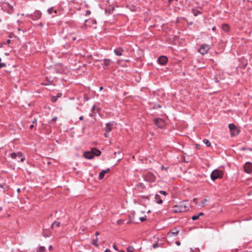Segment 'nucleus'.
I'll list each match as a JSON object with an SVG mask.
<instances>
[{"instance_id":"1","label":"nucleus","mask_w":252,"mask_h":252,"mask_svg":"<svg viewBox=\"0 0 252 252\" xmlns=\"http://www.w3.org/2000/svg\"><path fill=\"white\" fill-rule=\"evenodd\" d=\"M190 205L187 201H183L174 206L172 212L175 213L186 212L189 209Z\"/></svg>"},{"instance_id":"2","label":"nucleus","mask_w":252,"mask_h":252,"mask_svg":"<svg viewBox=\"0 0 252 252\" xmlns=\"http://www.w3.org/2000/svg\"><path fill=\"white\" fill-rule=\"evenodd\" d=\"M101 152L96 148H92L90 151H87L84 153V156L87 159H92L94 156H99Z\"/></svg>"},{"instance_id":"3","label":"nucleus","mask_w":252,"mask_h":252,"mask_svg":"<svg viewBox=\"0 0 252 252\" xmlns=\"http://www.w3.org/2000/svg\"><path fill=\"white\" fill-rule=\"evenodd\" d=\"M223 175V172L218 169L214 170L211 174V178L212 180L215 181L218 179H221Z\"/></svg>"},{"instance_id":"4","label":"nucleus","mask_w":252,"mask_h":252,"mask_svg":"<svg viewBox=\"0 0 252 252\" xmlns=\"http://www.w3.org/2000/svg\"><path fill=\"white\" fill-rule=\"evenodd\" d=\"M143 177L145 181L150 183L154 182L156 180V177L154 174L150 172L144 173L143 174Z\"/></svg>"},{"instance_id":"5","label":"nucleus","mask_w":252,"mask_h":252,"mask_svg":"<svg viewBox=\"0 0 252 252\" xmlns=\"http://www.w3.org/2000/svg\"><path fill=\"white\" fill-rule=\"evenodd\" d=\"M228 127L232 137L237 135L240 132V129L233 124H229Z\"/></svg>"},{"instance_id":"6","label":"nucleus","mask_w":252,"mask_h":252,"mask_svg":"<svg viewBox=\"0 0 252 252\" xmlns=\"http://www.w3.org/2000/svg\"><path fill=\"white\" fill-rule=\"evenodd\" d=\"M210 49V46L208 44H203L198 49V52L202 55H205L208 53Z\"/></svg>"},{"instance_id":"7","label":"nucleus","mask_w":252,"mask_h":252,"mask_svg":"<svg viewBox=\"0 0 252 252\" xmlns=\"http://www.w3.org/2000/svg\"><path fill=\"white\" fill-rule=\"evenodd\" d=\"M42 13L39 10H35L33 14L29 15V18L33 20H37L40 19Z\"/></svg>"},{"instance_id":"8","label":"nucleus","mask_w":252,"mask_h":252,"mask_svg":"<svg viewBox=\"0 0 252 252\" xmlns=\"http://www.w3.org/2000/svg\"><path fill=\"white\" fill-rule=\"evenodd\" d=\"M154 121L155 125L159 128H163L165 126V122L161 118H156Z\"/></svg>"},{"instance_id":"9","label":"nucleus","mask_w":252,"mask_h":252,"mask_svg":"<svg viewBox=\"0 0 252 252\" xmlns=\"http://www.w3.org/2000/svg\"><path fill=\"white\" fill-rule=\"evenodd\" d=\"M244 169L245 172L251 174L252 172V163L247 162L244 166Z\"/></svg>"},{"instance_id":"10","label":"nucleus","mask_w":252,"mask_h":252,"mask_svg":"<svg viewBox=\"0 0 252 252\" xmlns=\"http://www.w3.org/2000/svg\"><path fill=\"white\" fill-rule=\"evenodd\" d=\"M168 61L167 58L165 56H161L158 59V62L161 65H165Z\"/></svg>"},{"instance_id":"11","label":"nucleus","mask_w":252,"mask_h":252,"mask_svg":"<svg viewBox=\"0 0 252 252\" xmlns=\"http://www.w3.org/2000/svg\"><path fill=\"white\" fill-rule=\"evenodd\" d=\"M179 232V230L176 228H174L171 230L168 233L169 237L176 236Z\"/></svg>"},{"instance_id":"12","label":"nucleus","mask_w":252,"mask_h":252,"mask_svg":"<svg viewBox=\"0 0 252 252\" xmlns=\"http://www.w3.org/2000/svg\"><path fill=\"white\" fill-rule=\"evenodd\" d=\"M113 124L112 123H108L106 124V126L104 128L105 131L106 132H110L113 128Z\"/></svg>"},{"instance_id":"13","label":"nucleus","mask_w":252,"mask_h":252,"mask_svg":"<svg viewBox=\"0 0 252 252\" xmlns=\"http://www.w3.org/2000/svg\"><path fill=\"white\" fill-rule=\"evenodd\" d=\"M124 51L125 50L121 47H118L114 50L115 54L119 56H122Z\"/></svg>"},{"instance_id":"14","label":"nucleus","mask_w":252,"mask_h":252,"mask_svg":"<svg viewBox=\"0 0 252 252\" xmlns=\"http://www.w3.org/2000/svg\"><path fill=\"white\" fill-rule=\"evenodd\" d=\"M101 61L103 62V63L101 64V65L103 68L109 66L112 63L111 60L108 59H105L103 60H102Z\"/></svg>"},{"instance_id":"15","label":"nucleus","mask_w":252,"mask_h":252,"mask_svg":"<svg viewBox=\"0 0 252 252\" xmlns=\"http://www.w3.org/2000/svg\"><path fill=\"white\" fill-rule=\"evenodd\" d=\"M110 171V169L107 168L106 170H102L99 174V179L102 180L104 178L105 174L108 173Z\"/></svg>"},{"instance_id":"16","label":"nucleus","mask_w":252,"mask_h":252,"mask_svg":"<svg viewBox=\"0 0 252 252\" xmlns=\"http://www.w3.org/2000/svg\"><path fill=\"white\" fill-rule=\"evenodd\" d=\"M10 157L13 159H15L17 157L21 158L23 157V154L21 152H18L17 153H12L10 155Z\"/></svg>"},{"instance_id":"17","label":"nucleus","mask_w":252,"mask_h":252,"mask_svg":"<svg viewBox=\"0 0 252 252\" xmlns=\"http://www.w3.org/2000/svg\"><path fill=\"white\" fill-rule=\"evenodd\" d=\"M222 30L225 32H228L230 29V27L228 24H223L221 25Z\"/></svg>"},{"instance_id":"18","label":"nucleus","mask_w":252,"mask_h":252,"mask_svg":"<svg viewBox=\"0 0 252 252\" xmlns=\"http://www.w3.org/2000/svg\"><path fill=\"white\" fill-rule=\"evenodd\" d=\"M5 4L8 8L7 12L9 13H12L14 11L13 6L8 2H6Z\"/></svg>"},{"instance_id":"19","label":"nucleus","mask_w":252,"mask_h":252,"mask_svg":"<svg viewBox=\"0 0 252 252\" xmlns=\"http://www.w3.org/2000/svg\"><path fill=\"white\" fill-rule=\"evenodd\" d=\"M155 200L157 203L161 204L162 203V200L161 199L160 196L158 194H156L155 195Z\"/></svg>"},{"instance_id":"20","label":"nucleus","mask_w":252,"mask_h":252,"mask_svg":"<svg viewBox=\"0 0 252 252\" xmlns=\"http://www.w3.org/2000/svg\"><path fill=\"white\" fill-rule=\"evenodd\" d=\"M192 13L195 16H197L198 14H202V12L198 10L194 9H191Z\"/></svg>"},{"instance_id":"21","label":"nucleus","mask_w":252,"mask_h":252,"mask_svg":"<svg viewBox=\"0 0 252 252\" xmlns=\"http://www.w3.org/2000/svg\"><path fill=\"white\" fill-rule=\"evenodd\" d=\"M60 222H58V221H55L54 222L52 223V224H51V227L52 228H53L54 226L55 225H56L57 227H59L60 226Z\"/></svg>"},{"instance_id":"22","label":"nucleus","mask_w":252,"mask_h":252,"mask_svg":"<svg viewBox=\"0 0 252 252\" xmlns=\"http://www.w3.org/2000/svg\"><path fill=\"white\" fill-rule=\"evenodd\" d=\"M203 143L204 144H206V145L207 146V147H210L211 146V142L208 140V139H204L203 141Z\"/></svg>"},{"instance_id":"23","label":"nucleus","mask_w":252,"mask_h":252,"mask_svg":"<svg viewBox=\"0 0 252 252\" xmlns=\"http://www.w3.org/2000/svg\"><path fill=\"white\" fill-rule=\"evenodd\" d=\"M98 241V239L97 238H96L95 239H94L93 241L92 244L95 246L96 247H98V245L97 244V242Z\"/></svg>"},{"instance_id":"24","label":"nucleus","mask_w":252,"mask_h":252,"mask_svg":"<svg viewBox=\"0 0 252 252\" xmlns=\"http://www.w3.org/2000/svg\"><path fill=\"white\" fill-rule=\"evenodd\" d=\"M48 12L49 14H51L53 13V12H55V13H57V12L56 10H54L53 7H52L49 8L48 9Z\"/></svg>"},{"instance_id":"25","label":"nucleus","mask_w":252,"mask_h":252,"mask_svg":"<svg viewBox=\"0 0 252 252\" xmlns=\"http://www.w3.org/2000/svg\"><path fill=\"white\" fill-rule=\"evenodd\" d=\"M46 249L43 246H40L38 250L37 251V252H45Z\"/></svg>"},{"instance_id":"26","label":"nucleus","mask_w":252,"mask_h":252,"mask_svg":"<svg viewBox=\"0 0 252 252\" xmlns=\"http://www.w3.org/2000/svg\"><path fill=\"white\" fill-rule=\"evenodd\" d=\"M126 251L127 252H133L134 248L132 246H129L127 248Z\"/></svg>"},{"instance_id":"27","label":"nucleus","mask_w":252,"mask_h":252,"mask_svg":"<svg viewBox=\"0 0 252 252\" xmlns=\"http://www.w3.org/2000/svg\"><path fill=\"white\" fill-rule=\"evenodd\" d=\"M57 96H52V98H51V101L53 102H55L57 101Z\"/></svg>"},{"instance_id":"28","label":"nucleus","mask_w":252,"mask_h":252,"mask_svg":"<svg viewBox=\"0 0 252 252\" xmlns=\"http://www.w3.org/2000/svg\"><path fill=\"white\" fill-rule=\"evenodd\" d=\"M199 218V216H198V215H194L192 217H191V219L193 220H197V219H198Z\"/></svg>"},{"instance_id":"29","label":"nucleus","mask_w":252,"mask_h":252,"mask_svg":"<svg viewBox=\"0 0 252 252\" xmlns=\"http://www.w3.org/2000/svg\"><path fill=\"white\" fill-rule=\"evenodd\" d=\"M42 235H43L44 237H49V236H51V234H50V233H49V234H48V233H46L45 232H43V233H42Z\"/></svg>"},{"instance_id":"30","label":"nucleus","mask_w":252,"mask_h":252,"mask_svg":"<svg viewBox=\"0 0 252 252\" xmlns=\"http://www.w3.org/2000/svg\"><path fill=\"white\" fill-rule=\"evenodd\" d=\"M159 192L160 194H162L164 196H166L167 195V192L164 190H160Z\"/></svg>"},{"instance_id":"31","label":"nucleus","mask_w":252,"mask_h":252,"mask_svg":"<svg viewBox=\"0 0 252 252\" xmlns=\"http://www.w3.org/2000/svg\"><path fill=\"white\" fill-rule=\"evenodd\" d=\"M140 220L141 221H145L147 219V218H146V216H145V217H141L140 218Z\"/></svg>"},{"instance_id":"32","label":"nucleus","mask_w":252,"mask_h":252,"mask_svg":"<svg viewBox=\"0 0 252 252\" xmlns=\"http://www.w3.org/2000/svg\"><path fill=\"white\" fill-rule=\"evenodd\" d=\"M124 222V220H117V223L118 224H121L122 223H123Z\"/></svg>"},{"instance_id":"33","label":"nucleus","mask_w":252,"mask_h":252,"mask_svg":"<svg viewBox=\"0 0 252 252\" xmlns=\"http://www.w3.org/2000/svg\"><path fill=\"white\" fill-rule=\"evenodd\" d=\"M158 246H158V243H155V244H154L153 245V248L154 249H156V248H158Z\"/></svg>"},{"instance_id":"34","label":"nucleus","mask_w":252,"mask_h":252,"mask_svg":"<svg viewBox=\"0 0 252 252\" xmlns=\"http://www.w3.org/2000/svg\"><path fill=\"white\" fill-rule=\"evenodd\" d=\"M6 66V64L5 63H0V68Z\"/></svg>"},{"instance_id":"35","label":"nucleus","mask_w":252,"mask_h":252,"mask_svg":"<svg viewBox=\"0 0 252 252\" xmlns=\"http://www.w3.org/2000/svg\"><path fill=\"white\" fill-rule=\"evenodd\" d=\"M87 21H88V20H86L85 21V23H84V24L83 26V28H84L85 29H86L87 28V25H86V23L87 22Z\"/></svg>"},{"instance_id":"36","label":"nucleus","mask_w":252,"mask_h":252,"mask_svg":"<svg viewBox=\"0 0 252 252\" xmlns=\"http://www.w3.org/2000/svg\"><path fill=\"white\" fill-rule=\"evenodd\" d=\"M161 169L162 170H165L167 171L168 169V167H165L163 165H162L161 166Z\"/></svg>"},{"instance_id":"37","label":"nucleus","mask_w":252,"mask_h":252,"mask_svg":"<svg viewBox=\"0 0 252 252\" xmlns=\"http://www.w3.org/2000/svg\"><path fill=\"white\" fill-rule=\"evenodd\" d=\"M90 14H91V11L90 10H87L86 11L85 15L88 16V15H89Z\"/></svg>"},{"instance_id":"38","label":"nucleus","mask_w":252,"mask_h":252,"mask_svg":"<svg viewBox=\"0 0 252 252\" xmlns=\"http://www.w3.org/2000/svg\"><path fill=\"white\" fill-rule=\"evenodd\" d=\"M25 160V158L23 157H21V158L20 160V162H23Z\"/></svg>"},{"instance_id":"39","label":"nucleus","mask_w":252,"mask_h":252,"mask_svg":"<svg viewBox=\"0 0 252 252\" xmlns=\"http://www.w3.org/2000/svg\"><path fill=\"white\" fill-rule=\"evenodd\" d=\"M204 215V213H202V212H200L198 214V216H199V218L201 216H203Z\"/></svg>"},{"instance_id":"40","label":"nucleus","mask_w":252,"mask_h":252,"mask_svg":"<svg viewBox=\"0 0 252 252\" xmlns=\"http://www.w3.org/2000/svg\"><path fill=\"white\" fill-rule=\"evenodd\" d=\"M11 42V40L10 39H8L7 40L6 42V44H9Z\"/></svg>"},{"instance_id":"41","label":"nucleus","mask_w":252,"mask_h":252,"mask_svg":"<svg viewBox=\"0 0 252 252\" xmlns=\"http://www.w3.org/2000/svg\"><path fill=\"white\" fill-rule=\"evenodd\" d=\"M175 244L177 245V246H180L181 245V243L179 241H176L175 242Z\"/></svg>"},{"instance_id":"42","label":"nucleus","mask_w":252,"mask_h":252,"mask_svg":"<svg viewBox=\"0 0 252 252\" xmlns=\"http://www.w3.org/2000/svg\"><path fill=\"white\" fill-rule=\"evenodd\" d=\"M57 118L56 117H55L52 118V121H56L57 120Z\"/></svg>"},{"instance_id":"43","label":"nucleus","mask_w":252,"mask_h":252,"mask_svg":"<svg viewBox=\"0 0 252 252\" xmlns=\"http://www.w3.org/2000/svg\"><path fill=\"white\" fill-rule=\"evenodd\" d=\"M113 248L116 250H117V246L116 245V244H114L113 246Z\"/></svg>"},{"instance_id":"44","label":"nucleus","mask_w":252,"mask_h":252,"mask_svg":"<svg viewBox=\"0 0 252 252\" xmlns=\"http://www.w3.org/2000/svg\"><path fill=\"white\" fill-rule=\"evenodd\" d=\"M61 95H62V94L58 93L56 96H57V98H58V97H60L61 96Z\"/></svg>"},{"instance_id":"45","label":"nucleus","mask_w":252,"mask_h":252,"mask_svg":"<svg viewBox=\"0 0 252 252\" xmlns=\"http://www.w3.org/2000/svg\"><path fill=\"white\" fill-rule=\"evenodd\" d=\"M96 236H97L99 235V232L98 231H96L95 233Z\"/></svg>"},{"instance_id":"46","label":"nucleus","mask_w":252,"mask_h":252,"mask_svg":"<svg viewBox=\"0 0 252 252\" xmlns=\"http://www.w3.org/2000/svg\"><path fill=\"white\" fill-rule=\"evenodd\" d=\"M34 127V125L33 124L31 125L30 126V128L31 129H32Z\"/></svg>"},{"instance_id":"47","label":"nucleus","mask_w":252,"mask_h":252,"mask_svg":"<svg viewBox=\"0 0 252 252\" xmlns=\"http://www.w3.org/2000/svg\"><path fill=\"white\" fill-rule=\"evenodd\" d=\"M107 133L108 132H105V133L104 134L105 137H108V135Z\"/></svg>"},{"instance_id":"48","label":"nucleus","mask_w":252,"mask_h":252,"mask_svg":"<svg viewBox=\"0 0 252 252\" xmlns=\"http://www.w3.org/2000/svg\"><path fill=\"white\" fill-rule=\"evenodd\" d=\"M52 249H53V247H52V246H51H51H50L49 247V250H52Z\"/></svg>"},{"instance_id":"49","label":"nucleus","mask_w":252,"mask_h":252,"mask_svg":"<svg viewBox=\"0 0 252 252\" xmlns=\"http://www.w3.org/2000/svg\"><path fill=\"white\" fill-rule=\"evenodd\" d=\"M105 252H111L110 250L108 249L105 250Z\"/></svg>"},{"instance_id":"50","label":"nucleus","mask_w":252,"mask_h":252,"mask_svg":"<svg viewBox=\"0 0 252 252\" xmlns=\"http://www.w3.org/2000/svg\"><path fill=\"white\" fill-rule=\"evenodd\" d=\"M216 29V28L215 26L213 27L212 29V31H215Z\"/></svg>"},{"instance_id":"51","label":"nucleus","mask_w":252,"mask_h":252,"mask_svg":"<svg viewBox=\"0 0 252 252\" xmlns=\"http://www.w3.org/2000/svg\"><path fill=\"white\" fill-rule=\"evenodd\" d=\"M83 119H84V117L83 116H80L79 117V120H83Z\"/></svg>"},{"instance_id":"52","label":"nucleus","mask_w":252,"mask_h":252,"mask_svg":"<svg viewBox=\"0 0 252 252\" xmlns=\"http://www.w3.org/2000/svg\"><path fill=\"white\" fill-rule=\"evenodd\" d=\"M38 25L40 27H42L43 26V24L42 23H40Z\"/></svg>"},{"instance_id":"53","label":"nucleus","mask_w":252,"mask_h":252,"mask_svg":"<svg viewBox=\"0 0 252 252\" xmlns=\"http://www.w3.org/2000/svg\"><path fill=\"white\" fill-rule=\"evenodd\" d=\"M76 37H73L72 38V41H75V40H76Z\"/></svg>"},{"instance_id":"54","label":"nucleus","mask_w":252,"mask_h":252,"mask_svg":"<svg viewBox=\"0 0 252 252\" xmlns=\"http://www.w3.org/2000/svg\"><path fill=\"white\" fill-rule=\"evenodd\" d=\"M103 87H102V86H101V87H100L99 88V91H102V90H103Z\"/></svg>"},{"instance_id":"55","label":"nucleus","mask_w":252,"mask_h":252,"mask_svg":"<svg viewBox=\"0 0 252 252\" xmlns=\"http://www.w3.org/2000/svg\"><path fill=\"white\" fill-rule=\"evenodd\" d=\"M36 121H36V119H35V120H34L32 121V123H33H33H36Z\"/></svg>"},{"instance_id":"56","label":"nucleus","mask_w":252,"mask_h":252,"mask_svg":"<svg viewBox=\"0 0 252 252\" xmlns=\"http://www.w3.org/2000/svg\"><path fill=\"white\" fill-rule=\"evenodd\" d=\"M3 187H4V186L3 185H1L0 184V188H3Z\"/></svg>"},{"instance_id":"57","label":"nucleus","mask_w":252,"mask_h":252,"mask_svg":"<svg viewBox=\"0 0 252 252\" xmlns=\"http://www.w3.org/2000/svg\"><path fill=\"white\" fill-rule=\"evenodd\" d=\"M193 201H194V202H195V203H196V202H197V199H196V198H194V199H193Z\"/></svg>"},{"instance_id":"58","label":"nucleus","mask_w":252,"mask_h":252,"mask_svg":"<svg viewBox=\"0 0 252 252\" xmlns=\"http://www.w3.org/2000/svg\"><path fill=\"white\" fill-rule=\"evenodd\" d=\"M20 191H21V190H20V189H17V192H20Z\"/></svg>"},{"instance_id":"59","label":"nucleus","mask_w":252,"mask_h":252,"mask_svg":"<svg viewBox=\"0 0 252 252\" xmlns=\"http://www.w3.org/2000/svg\"><path fill=\"white\" fill-rule=\"evenodd\" d=\"M242 149L243 150H246V148H245V147H243V148H242Z\"/></svg>"},{"instance_id":"60","label":"nucleus","mask_w":252,"mask_h":252,"mask_svg":"<svg viewBox=\"0 0 252 252\" xmlns=\"http://www.w3.org/2000/svg\"><path fill=\"white\" fill-rule=\"evenodd\" d=\"M127 223L128 224L130 223H131V221H130V220H129Z\"/></svg>"},{"instance_id":"61","label":"nucleus","mask_w":252,"mask_h":252,"mask_svg":"<svg viewBox=\"0 0 252 252\" xmlns=\"http://www.w3.org/2000/svg\"><path fill=\"white\" fill-rule=\"evenodd\" d=\"M206 201H207V200H206V199H204V202H206Z\"/></svg>"},{"instance_id":"62","label":"nucleus","mask_w":252,"mask_h":252,"mask_svg":"<svg viewBox=\"0 0 252 252\" xmlns=\"http://www.w3.org/2000/svg\"><path fill=\"white\" fill-rule=\"evenodd\" d=\"M122 252H124V251H122Z\"/></svg>"}]
</instances>
